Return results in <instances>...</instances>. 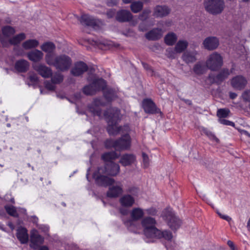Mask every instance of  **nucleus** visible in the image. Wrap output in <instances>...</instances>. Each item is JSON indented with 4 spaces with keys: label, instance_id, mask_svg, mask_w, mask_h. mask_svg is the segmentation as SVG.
<instances>
[{
    "label": "nucleus",
    "instance_id": "nucleus-1",
    "mask_svg": "<svg viewBox=\"0 0 250 250\" xmlns=\"http://www.w3.org/2000/svg\"><path fill=\"white\" fill-rule=\"evenodd\" d=\"M119 172V165L113 162H110L107 164L105 167H99L97 171L93 174V177L98 185L106 187L113 184L115 182L113 178L104 176L103 174L107 173L109 175L115 176Z\"/></svg>",
    "mask_w": 250,
    "mask_h": 250
},
{
    "label": "nucleus",
    "instance_id": "nucleus-2",
    "mask_svg": "<svg viewBox=\"0 0 250 250\" xmlns=\"http://www.w3.org/2000/svg\"><path fill=\"white\" fill-rule=\"evenodd\" d=\"M107 123V130L110 135H116L121 132H124L123 129L125 131L128 130V126H125L123 127L118 126L117 123L120 118V110L117 108L109 109L104 113Z\"/></svg>",
    "mask_w": 250,
    "mask_h": 250
},
{
    "label": "nucleus",
    "instance_id": "nucleus-3",
    "mask_svg": "<svg viewBox=\"0 0 250 250\" xmlns=\"http://www.w3.org/2000/svg\"><path fill=\"white\" fill-rule=\"evenodd\" d=\"M45 61L47 64L54 66L61 71L68 70L72 63L71 58L65 55H61L55 57L52 54H46Z\"/></svg>",
    "mask_w": 250,
    "mask_h": 250
},
{
    "label": "nucleus",
    "instance_id": "nucleus-4",
    "mask_svg": "<svg viewBox=\"0 0 250 250\" xmlns=\"http://www.w3.org/2000/svg\"><path fill=\"white\" fill-rule=\"evenodd\" d=\"M156 220L150 217H146L142 221L144 233L147 238H154L156 234H158L159 229L156 227Z\"/></svg>",
    "mask_w": 250,
    "mask_h": 250
},
{
    "label": "nucleus",
    "instance_id": "nucleus-5",
    "mask_svg": "<svg viewBox=\"0 0 250 250\" xmlns=\"http://www.w3.org/2000/svg\"><path fill=\"white\" fill-rule=\"evenodd\" d=\"M206 64L209 69L217 71L223 65V57L218 52H214L209 55Z\"/></svg>",
    "mask_w": 250,
    "mask_h": 250
},
{
    "label": "nucleus",
    "instance_id": "nucleus-6",
    "mask_svg": "<svg viewBox=\"0 0 250 250\" xmlns=\"http://www.w3.org/2000/svg\"><path fill=\"white\" fill-rule=\"evenodd\" d=\"M204 5L207 11L214 15L221 13L225 7L224 0H206Z\"/></svg>",
    "mask_w": 250,
    "mask_h": 250
},
{
    "label": "nucleus",
    "instance_id": "nucleus-7",
    "mask_svg": "<svg viewBox=\"0 0 250 250\" xmlns=\"http://www.w3.org/2000/svg\"><path fill=\"white\" fill-rule=\"evenodd\" d=\"M105 86V81L102 79H95L93 82L83 88V92L87 95H92L101 89H103Z\"/></svg>",
    "mask_w": 250,
    "mask_h": 250
},
{
    "label": "nucleus",
    "instance_id": "nucleus-8",
    "mask_svg": "<svg viewBox=\"0 0 250 250\" xmlns=\"http://www.w3.org/2000/svg\"><path fill=\"white\" fill-rule=\"evenodd\" d=\"M135 198L129 194H125L119 199V203L121 206L120 208V213L126 215L128 213L127 208L131 207L135 203Z\"/></svg>",
    "mask_w": 250,
    "mask_h": 250
},
{
    "label": "nucleus",
    "instance_id": "nucleus-9",
    "mask_svg": "<svg viewBox=\"0 0 250 250\" xmlns=\"http://www.w3.org/2000/svg\"><path fill=\"white\" fill-rule=\"evenodd\" d=\"M164 217L168 222L169 227L172 229H178L181 224L180 220L178 218L171 210H166L164 212Z\"/></svg>",
    "mask_w": 250,
    "mask_h": 250
},
{
    "label": "nucleus",
    "instance_id": "nucleus-10",
    "mask_svg": "<svg viewBox=\"0 0 250 250\" xmlns=\"http://www.w3.org/2000/svg\"><path fill=\"white\" fill-rule=\"evenodd\" d=\"M115 182L110 185L107 192V196L110 198H116L124 192L123 185L120 182Z\"/></svg>",
    "mask_w": 250,
    "mask_h": 250
},
{
    "label": "nucleus",
    "instance_id": "nucleus-11",
    "mask_svg": "<svg viewBox=\"0 0 250 250\" xmlns=\"http://www.w3.org/2000/svg\"><path fill=\"white\" fill-rule=\"evenodd\" d=\"M105 104L101 99H95L88 106L89 111L94 115L101 117L102 114L101 106L104 105Z\"/></svg>",
    "mask_w": 250,
    "mask_h": 250
},
{
    "label": "nucleus",
    "instance_id": "nucleus-12",
    "mask_svg": "<svg viewBox=\"0 0 250 250\" xmlns=\"http://www.w3.org/2000/svg\"><path fill=\"white\" fill-rule=\"evenodd\" d=\"M202 44L204 48L209 51L216 49L219 45V39L213 36L206 38L203 42Z\"/></svg>",
    "mask_w": 250,
    "mask_h": 250
},
{
    "label": "nucleus",
    "instance_id": "nucleus-13",
    "mask_svg": "<svg viewBox=\"0 0 250 250\" xmlns=\"http://www.w3.org/2000/svg\"><path fill=\"white\" fill-rule=\"evenodd\" d=\"M130 146V137L128 134L123 136L120 139L116 141L115 149L122 150L127 149Z\"/></svg>",
    "mask_w": 250,
    "mask_h": 250
},
{
    "label": "nucleus",
    "instance_id": "nucleus-14",
    "mask_svg": "<svg viewBox=\"0 0 250 250\" xmlns=\"http://www.w3.org/2000/svg\"><path fill=\"white\" fill-rule=\"evenodd\" d=\"M31 245L30 246L34 249H37L38 247L44 242V238L39 234L37 230H32L31 232Z\"/></svg>",
    "mask_w": 250,
    "mask_h": 250
},
{
    "label": "nucleus",
    "instance_id": "nucleus-15",
    "mask_svg": "<svg viewBox=\"0 0 250 250\" xmlns=\"http://www.w3.org/2000/svg\"><path fill=\"white\" fill-rule=\"evenodd\" d=\"M143 106L146 113L154 114L161 112L156 107L155 104L150 99H145L143 102Z\"/></svg>",
    "mask_w": 250,
    "mask_h": 250
},
{
    "label": "nucleus",
    "instance_id": "nucleus-16",
    "mask_svg": "<svg viewBox=\"0 0 250 250\" xmlns=\"http://www.w3.org/2000/svg\"><path fill=\"white\" fill-rule=\"evenodd\" d=\"M247 83V80L242 76H237L231 80V85L235 89H243Z\"/></svg>",
    "mask_w": 250,
    "mask_h": 250
},
{
    "label": "nucleus",
    "instance_id": "nucleus-17",
    "mask_svg": "<svg viewBox=\"0 0 250 250\" xmlns=\"http://www.w3.org/2000/svg\"><path fill=\"white\" fill-rule=\"evenodd\" d=\"M88 66L86 63L83 62H79L75 64L74 66L71 70V72L73 75L79 76L86 72Z\"/></svg>",
    "mask_w": 250,
    "mask_h": 250
},
{
    "label": "nucleus",
    "instance_id": "nucleus-18",
    "mask_svg": "<svg viewBox=\"0 0 250 250\" xmlns=\"http://www.w3.org/2000/svg\"><path fill=\"white\" fill-rule=\"evenodd\" d=\"M133 15L129 11L121 10L117 12L116 20L120 22L129 21L132 20Z\"/></svg>",
    "mask_w": 250,
    "mask_h": 250
},
{
    "label": "nucleus",
    "instance_id": "nucleus-19",
    "mask_svg": "<svg viewBox=\"0 0 250 250\" xmlns=\"http://www.w3.org/2000/svg\"><path fill=\"white\" fill-rule=\"evenodd\" d=\"M136 161V157L133 154L126 153L123 155L120 158L119 163L124 167L129 166Z\"/></svg>",
    "mask_w": 250,
    "mask_h": 250
},
{
    "label": "nucleus",
    "instance_id": "nucleus-20",
    "mask_svg": "<svg viewBox=\"0 0 250 250\" xmlns=\"http://www.w3.org/2000/svg\"><path fill=\"white\" fill-rule=\"evenodd\" d=\"M197 55L198 52L196 50H187L182 55V59L186 63H193L197 60Z\"/></svg>",
    "mask_w": 250,
    "mask_h": 250
},
{
    "label": "nucleus",
    "instance_id": "nucleus-21",
    "mask_svg": "<svg viewBox=\"0 0 250 250\" xmlns=\"http://www.w3.org/2000/svg\"><path fill=\"white\" fill-rule=\"evenodd\" d=\"M33 68L42 77L49 78L52 75L51 69L45 65L41 64L35 65L33 66Z\"/></svg>",
    "mask_w": 250,
    "mask_h": 250
},
{
    "label": "nucleus",
    "instance_id": "nucleus-22",
    "mask_svg": "<svg viewBox=\"0 0 250 250\" xmlns=\"http://www.w3.org/2000/svg\"><path fill=\"white\" fill-rule=\"evenodd\" d=\"M79 21L83 25L94 28L97 26L98 23L97 21L93 17L86 14L82 15Z\"/></svg>",
    "mask_w": 250,
    "mask_h": 250
},
{
    "label": "nucleus",
    "instance_id": "nucleus-23",
    "mask_svg": "<svg viewBox=\"0 0 250 250\" xmlns=\"http://www.w3.org/2000/svg\"><path fill=\"white\" fill-rule=\"evenodd\" d=\"M163 32L161 29L154 28L146 34V37L149 40L155 41L160 39L163 36Z\"/></svg>",
    "mask_w": 250,
    "mask_h": 250
},
{
    "label": "nucleus",
    "instance_id": "nucleus-24",
    "mask_svg": "<svg viewBox=\"0 0 250 250\" xmlns=\"http://www.w3.org/2000/svg\"><path fill=\"white\" fill-rule=\"evenodd\" d=\"M28 59L34 62H38L41 61L43 57V53L40 50L35 49L27 54Z\"/></svg>",
    "mask_w": 250,
    "mask_h": 250
},
{
    "label": "nucleus",
    "instance_id": "nucleus-25",
    "mask_svg": "<svg viewBox=\"0 0 250 250\" xmlns=\"http://www.w3.org/2000/svg\"><path fill=\"white\" fill-rule=\"evenodd\" d=\"M17 237L21 244H26L28 241V235L26 229L20 227L17 229Z\"/></svg>",
    "mask_w": 250,
    "mask_h": 250
},
{
    "label": "nucleus",
    "instance_id": "nucleus-26",
    "mask_svg": "<svg viewBox=\"0 0 250 250\" xmlns=\"http://www.w3.org/2000/svg\"><path fill=\"white\" fill-rule=\"evenodd\" d=\"M170 12V9L166 6H157L154 11V15L156 17H163L167 16Z\"/></svg>",
    "mask_w": 250,
    "mask_h": 250
},
{
    "label": "nucleus",
    "instance_id": "nucleus-27",
    "mask_svg": "<svg viewBox=\"0 0 250 250\" xmlns=\"http://www.w3.org/2000/svg\"><path fill=\"white\" fill-rule=\"evenodd\" d=\"M29 63L25 60H20L16 62L15 64V69L20 72H25L29 68Z\"/></svg>",
    "mask_w": 250,
    "mask_h": 250
},
{
    "label": "nucleus",
    "instance_id": "nucleus-28",
    "mask_svg": "<svg viewBox=\"0 0 250 250\" xmlns=\"http://www.w3.org/2000/svg\"><path fill=\"white\" fill-rule=\"evenodd\" d=\"M4 208L9 215L15 217L19 216V212L24 213L26 211L25 209L23 208L16 209L15 207L12 205H6Z\"/></svg>",
    "mask_w": 250,
    "mask_h": 250
},
{
    "label": "nucleus",
    "instance_id": "nucleus-29",
    "mask_svg": "<svg viewBox=\"0 0 250 250\" xmlns=\"http://www.w3.org/2000/svg\"><path fill=\"white\" fill-rule=\"evenodd\" d=\"M206 64L203 62H198L194 64L193 67V71L196 75H200L204 74L207 71Z\"/></svg>",
    "mask_w": 250,
    "mask_h": 250
},
{
    "label": "nucleus",
    "instance_id": "nucleus-30",
    "mask_svg": "<svg viewBox=\"0 0 250 250\" xmlns=\"http://www.w3.org/2000/svg\"><path fill=\"white\" fill-rule=\"evenodd\" d=\"M144 215L143 209L140 208H135L132 209L130 216L132 221H138Z\"/></svg>",
    "mask_w": 250,
    "mask_h": 250
},
{
    "label": "nucleus",
    "instance_id": "nucleus-31",
    "mask_svg": "<svg viewBox=\"0 0 250 250\" xmlns=\"http://www.w3.org/2000/svg\"><path fill=\"white\" fill-rule=\"evenodd\" d=\"M230 72L228 69H222L215 77V81L218 84H220L223 81L228 78Z\"/></svg>",
    "mask_w": 250,
    "mask_h": 250
},
{
    "label": "nucleus",
    "instance_id": "nucleus-32",
    "mask_svg": "<svg viewBox=\"0 0 250 250\" xmlns=\"http://www.w3.org/2000/svg\"><path fill=\"white\" fill-rule=\"evenodd\" d=\"M39 45V42L35 39H30L24 42L22 44V47L25 50H29L36 48Z\"/></svg>",
    "mask_w": 250,
    "mask_h": 250
},
{
    "label": "nucleus",
    "instance_id": "nucleus-33",
    "mask_svg": "<svg viewBox=\"0 0 250 250\" xmlns=\"http://www.w3.org/2000/svg\"><path fill=\"white\" fill-rule=\"evenodd\" d=\"M56 48V46L54 43L47 42L43 43L41 46V49L44 52H46L47 54H52Z\"/></svg>",
    "mask_w": 250,
    "mask_h": 250
},
{
    "label": "nucleus",
    "instance_id": "nucleus-34",
    "mask_svg": "<svg viewBox=\"0 0 250 250\" xmlns=\"http://www.w3.org/2000/svg\"><path fill=\"white\" fill-rule=\"evenodd\" d=\"M106 85L102 89L104 91V95L105 98L108 101H110L116 97V93L115 90L111 88H104Z\"/></svg>",
    "mask_w": 250,
    "mask_h": 250
},
{
    "label": "nucleus",
    "instance_id": "nucleus-35",
    "mask_svg": "<svg viewBox=\"0 0 250 250\" xmlns=\"http://www.w3.org/2000/svg\"><path fill=\"white\" fill-rule=\"evenodd\" d=\"M25 38V34L23 33H21L10 38L9 40V42L11 44L15 45L19 44Z\"/></svg>",
    "mask_w": 250,
    "mask_h": 250
},
{
    "label": "nucleus",
    "instance_id": "nucleus-36",
    "mask_svg": "<svg viewBox=\"0 0 250 250\" xmlns=\"http://www.w3.org/2000/svg\"><path fill=\"white\" fill-rule=\"evenodd\" d=\"M188 46V42L186 41L180 40L175 46V51L177 53H181L184 51Z\"/></svg>",
    "mask_w": 250,
    "mask_h": 250
},
{
    "label": "nucleus",
    "instance_id": "nucleus-37",
    "mask_svg": "<svg viewBox=\"0 0 250 250\" xmlns=\"http://www.w3.org/2000/svg\"><path fill=\"white\" fill-rule=\"evenodd\" d=\"M158 233V234H156L155 235H154V238L158 239L164 238L167 241H170L172 239V235L169 231L165 230L162 231L159 229V232Z\"/></svg>",
    "mask_w": 250,
    "mask_h": 250
},
{
    "label": "nucleus",
    "instance_id": "nucleus-38",
    "mask_svg": "<svg viewBox=\"0 0 250 250\" xmlns=\"http://www.w3.org/2000/svg\"><path fill=\"white\" fill-rule=\"evenodd\" d=\"M177 40L176 35L171 32L167 34L165 37V41L166 43L168 45H172L174 44Z\"/></svg>",
    "mask_w": 250,
    "mask_h": 250
},
{
    "label": "nucleus",
    "instance_id": "nucleus-39",
    "mask_svg": "<svg viewBox=\"0 0 250 250\" xmlns=\"http://www.w3.org/2000/svg\"><path fill=\"white\" fill-rule=\"evenodd\" d=\"M118 157L119 155L115 152L111 151L104 153L102 158L104 161L110 162L111 160H114Z\"/></svg>",
    "mask_w": 250,
    "mask_h": 250
},
{
    "label": "nucleus",
    "instance_id": "nucleus-40",
    "mask_svg": "<svg viewBox=\"0 0 250 250\" xmlns=\"http://www.w3.org/2000/svg\"><path fill=\"white\" fill-rule=\"evenodd\" d=\"M143 7V4L141 1H135L130 5L131 10L134 13L140 12L142 9Z\"/></svg>",
    "mask_w": 250,
    "mask_h": 250
},
{
    "label": "nucleus",
    "instance_id": "nucleus-41",
    "mask_svg": "<svg viewBox=\"0 0 250 250\" xmlns=\"http://www.w3.org/2000/svg\"><path fill=\"white\" fill-rule=\"evenodd\" d=\"M202 131L211 141L216 143H218L219 142V140L215 136V135L207 128H204L202 129Z\"/></svg>",
    "mask_w": 250,
    "mask_h": 250
},
{
    "label": "nucleus",
    "instance_id": "nucleus-42",
    "mask_svg": "<svg viewBox=\"0 0 250 250\" xmlns=\"http://www.w3.org/2000/svg\"><path fill=\"white\" fill-rule=\"evenodd\" d=\"M2 32L6 37H10L15 33V29L10 26H6L2 28Z\"/></svg>",
    "mask_w": 250,
    "mask_h": 250
},
{
    "label": "nucleus",
    "instance_id": "nucleus-43",
    "mask_svg": "<svg viewBox=\"0 0 250 250\" xmlns=\"http://www.w3.org/2000/svg\"><path fill=\"white\" fill-rule=\"evenodd\" d=\"M229 112V110L227 108H221L218 110L217 115L220 119H223L227 117Z\"/></svg>",
    "mask_w": 250,
    "mask_h": 250
},
{
    "label": "nucleus",
    "instance_id": "nucleus-44",
    "mask_svg": "<svg viewBox=\"0 0 250 250\" xmlns=\"http://www.w3.org/2000/svg\"><path fill=\"white\" fill-rule=\"evenodd\" d=\"M63 76L60 74H56L51 78V81L53 83H59L63 81Z\"/></svg>",
    "mask_w": 250,
    "mask_h": 250
},
{
    "label": "nucleus",
    "instance_id": "nucleus-45",
    "mask_svg": "<svg viewBox=\"0 0 250 250\" xmlns=\"http://www.w3.org/2000/svg\"><path fill=\"white\" fill-rule=\"evenodd\" d=\"M150 13L151 11L150 10L146 9L139 15V19L141 21H145L148 18Z\"/></svg>",
    "mask_w": 250,
    "mask_h": 250
},
{
    "label": "nucleus",
    "instance_id": "nucleus-46",
    "mask_svg": "<svg viewBox=\"0 0 250 250\" xmlns=\"http://www.w3.org/2000/svg\"><path fill=\"white\" fill-rule=\"evenodd\" d=\"M143 165L144 168H146L149 166L150 161L148 156L144 152L142 153Z\"/></svg>",
    "mask_w": 250,
    "mask_h": 250
},
{
    "label": "nucleus",
    "instance_id": "nucleus-47",
    "mask_svg": "<svg viewBox=\"0 0 250 250\" xmlns=\"http://www.w3.org/2000/svg\"><path fill=\"white\" fill-rule=\"evenodd\" d=\"M176 52L175 51V49L173 50L171 48H169L166 50V55L169 59H175L176 56Z\"/></svg>",
    "mask_w": 250,
    "mask_h": 250
},
{
    "label": "nucleus",
    "instance_id": "nucleus-48",
    "mask_svg": "<svg viewBox=\"0 0 250 250\" xmlns=\"http://www.w3.org/2000/svg\"><path fill=\"white\" fill-rule=\"evenodd\" d=\"M116 141L108 140L105 143V146L106 148L114 147L115 149Z\"/></svg>",
    "mask_w": 250,
    "mask_h": 250
},
{
    "label": "nucleus",
    "instance_id": "nucleus-49",
    "mask_svg": "<svg viewBox=\"0 0 250 250\" xmlns=\"http://www.w3.org/2000/svg\"><path fill=\"white\" fill-rule=\"evenodd\" d=\"M242 97L244 101L250 102V91H244L242 95Z\"/></svg>",
    "mask_w": 250,
    "mask_h": 250
},
{
    "label": "nucleus",
    "instance_id": "nucleus-50",
    "mask_svg": "<svg viewBox=\"0 0 250 250\" xmlns=\"http://www.w3.org/2000/svg\"><path fill=\"white\" fill-rule=\"evenodd\" d=\"M219 121L221 124H222L223 125H230V126H233L234 125V123L233 122L229 121L225 119L224 118L223 119H219Z\"/></svg>",
    "mask_w": 250,
    "mask_h": 250
},
{
    "label": "nucleus",
    "instance_id": "nucleus-51",
    "mask_svg": "<svg viewBox=\"0 0 250 250\" xmlns=\"http://www.w3.org/2000/svg\"><path fill=\"white\" fill-rule=\"evenodd\" d=\"M53 84L54 83L52 82L45 81L44 82L45 87L49 90H53L54 89L55 86Z\"/></svg>",
    "mask_w": 250,
    "mask_h": 250
},
{
    "label": "nucleus",
    "instance_id": "nucleus-52",
    "mask_svg": "<svg viewBox=\"0 0 250 250\" xmlns=\"http://www.w3.org/2000/svg\"><path fill=\"white\" fill-rule=\"evenodd\" d=\"M29 79L30 80V81L33 83H36L38 81V76L35 74H30Z\"/></svg>",
    "mask_w": 250,
    "mask_h": 250
},
{
    "label": "nucleus",
    "instance_id": "nucleus-53",
    "mask_svg": "<svg viewBox=\"0 0 250 250\" xmlns=\"http://www.w3.org/2000/svg\"><path fill=\"white\" fill-rule=\"evenodd\" d=\"M217 213L221 218L227 221L228 222H229L231 220V218L229 217V216L222 214L218 211H217Z\"/></svg>",
    "mask_w": 250,
    "mask_h": 250
},
{
    "label": "nucleus",
    "instance_id": "nucleus-54",
    "mask_svg": "<svg viewBox=\"0 0 250 250\" xmlns=\"http://www.w3.org/2000/svg\"><path fill=\"white\" fill-rule=\"evenodd\" d=\"M217 213L221 218L227 221L228 222H229L231 220V218L229 217V216L222 214L218 211H217Z\"/></svg>",
    "mask_w": 250,
    "mask_h": 250
},
{
    "label": "nucleus",
    "instance_id": "nucleus-55",
    "mask_svg": "<svg viewBox=\"0 0 250 250\" xmlns=\"http://www.w3.org/2000/svg\"><path fill=\"white\" fill-rule=\"evenodd\" d=\"M217 213L221 218L227 221L228 222H229L231 220V218L229 217V216L222 214L218 211H217Z\"/></svg>",
    "mask_w": 250,
    "mask_h": 250
},
{
    "label": "nucleus",
    "instance_id": "nucleus-56",
    "mask_svg": "<svg viewBox=\"0 0 250 250\" xmlns=\"http://www.w3.org/2000/svg\"><path fill=\"white\" fill-rule=\"evenodd\" d=\"M217 213L221 218L227 221L228 222H229L231 220V218L229 217V216L222 214L218 211H217Z\"/></svg>",
    "mask_w": 250,
    "mask_h": 250
},
{
    "label": "nucleus",
    "instance_id": "nucleus-57",
    "mask_svg": "<svg viewBox=\"0 0 250 250\" xmlns=\"http://www.w3.org/2000/svg\"><path fill=\"white\" fill-rule=\"evenodd\" d=\"M142 64L143 65L144 68L147 70L148 71H149L151 73V75H153V70L151 68V67L147 63H146L145 62H142Z\"/></svg>",
    "mask_w": 250,
    "mask_h": 250
},
{
    "label": "nucleus",
    "instance_id": "nucleus-58",
    "mask_svg": "<svg viewBox=\"0 0 250 250\" xmlns=\"http://www.w3.org/2000/svg\"><path fill=\"white\" fill-rule=\"evenodd\" d=\"M147 214L151 215H154L156 214L157 211L156 209L154 208H148L146 210Z\"/></svg>",
    "mask_w": 250,
    "mask_h": 250
},
{
    "label": "nucleus",
    "instance_id": "nucleus-59",
    "mask_svg": "<svg viewBox=\"0 0 250 250\" xmlns=\"http://www.w3.org/2000/svg\"><path fill=\"white\" fill-rule=\"evenodd\" d=\"M118 2V0H108L107 1V4L109 6H113L116 5Z\"/></svg>",
    "mask_w": 250,
    "mask_h": 250
},
{
    "label": "nucleus",
    "instance_id": "nucleus-60",
    "mask_svg": "<svg viewBox=\"0 0 250 250\" xmlns=\"http://www.w3.org/2000/svg\"><path fill=\"white\" fill-rule=\"evenodd\" d=\"M115 11L113 10H111L107 11V16L108 18H112L115 15Z\"/></svg>",
    "mask_w": 250,
    "mask_h": 250
},
{
    "label": "nucleus",
    "instance_id": "nucleus-61",
    "mask_svg": "<svg viewBox=\"0 0 250 250\" xmlns=\"http://www.w3.org/2000/svg\"><path fill=\"white\" fill-rule=\"evenodd\" d=\"M228 245L230 248L231 250H235V247L233 243L230 241L229 240L227 242Z\"/></svg>",
    "mask_w": 250,
    "mask_h": 250
},
{
    "label": "nucleus",
    "instance_id": "nucleus-62",
    "mask_svg": "<svg viewBox=\"0 0 250 250\" xmlns=\"http://www.w3.org/2000/svg\"><path fill=\"white\" fill-rule=\"evenodd\" d=\"M229 97L231 99H234L237 97V94L235 93L230 92L229 93Z\"/></svg>",
    "mask_w": 250,
    "mask_h": 250
},
{
    "label": "nucleus",
    "instance_id": "nucleus-63",
    "mask_svg": "<svg viewBox=\"0 0 250 250\" xmlns=\"http://www.w3.org/2000/svg\"><path fill=\"white\" fill-rule=\"evenodd\" d=\"M241 133L242 135H246V136H247L250 137V134L246 130H241Z\"/></svg>",
    "mask_w": 250,
    "mask_h": 250
},
{
    "label": "nucleus",
    "instance_id": "nucleus-64",
    "mask_svg": "<svg viewBox=\"0 0 250 250\" xmlns=\"http://www.w3.org/2000/svg\"><path fill=\"white\" fill-rule=\"evenodd\" d=\"M39 250H48V249L46 246H43L41 247Z\"/></svg>",
    "mask_w": 250,
    "mask_h": 250
}]
</instances>
